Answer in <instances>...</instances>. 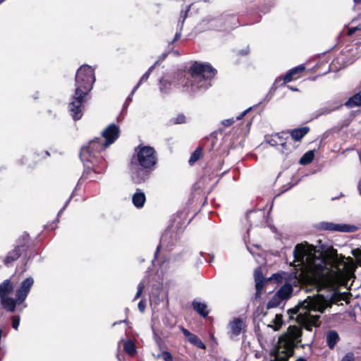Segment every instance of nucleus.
I'll list each match as a JSON object with an SVG mask.
<instances>
[{"label":"nucleus","mask_w":361,"mask_h":361,"mask_svg":"<svg viewBox=\"0 0 361 361\" xmlns=\"http://www.w3.org/2000/svg\"><path fill=\"white\" fill-rule=\"evenodd\" d=\"M94 69L89 65H82L75 74V90L68 104V111L74 121L80 120L83 115L87 97L95 82Z\"/></svg>","instance_id":"obj_1"},{"label":"nucleus","mask_w":361,"mask_h":361,"mask_svg":"<svg viewBox=\"0 0 361 361\" xmlns=\"http://www.w3.org/2000/svg\"><path fill=\"white\" fill-rule=\"evenodd\" d=\"M319 253L312 257L310 263L312 271L318 276H336L341 274L349 269V264L345 261V257L338 255L333 246L322 245Z\"/></svg>","instance_id":"obj_2"},{"label":"nucleus","mask_w":361,"mask_h":361,"mask_svg":"<svg viewBox=\"0 0 361 361\" xmlns=\"http://www.w3.org/2000/svg\"><path fill=\"white\" fill-rule=\"evenodd\" d=\"M157 161V154L153 147L137 145L128 166L133 182L138 185L146 182L155 169Z\"/></svg>","instance_id":"obj_3"},{"label":"nucleus","mask_w":361,"mask_h":361,"mask_svg":"<svg viewBox=\"0 0 361 361\" xmlns=\"http://www.w3.org/2000/svg\"><path fill=\"white\" fill-rule=\"evenodd\" d=\"M217 71L209 63L191 61L185 71H178L175 78L183 87H190L192 90L207 89L208 81L213 79Z\"/></svg>","instance_id":"obj_4"},{"label":"nucleus","mask_w":361,"mask_h":361,"mask_svg":"<svg viewBox=\"0 0 361 361\" xmlns=\"http://www.w3.org/2000/svg\"><path fill=\"white\" fill-rule=\"evenodd\" d=\"M302 332L301 329L295 325H290L286 333L278 340L277 345L273 355L274 361H288L294 355L295 349L301 343Z\"/></svg>","instance_id":"obj_5"},{"label":"nucleus","mask_w":361,"mask_h":361,"mask_svg":"<svg viewBox=\"0 0 361 361\" xmlns=\"http://www.w3.org/2000/svg\"><path fill=\"white\" fill-rule=\"evenodd\" d=\"M326 305L322 303L319 298H312L308 296L303 301H300L294 307L289 309L288 310V314L290 319H294V315L295 314H304V315L307 317L308 322H310L312 325L318 327L320 326V316L312 315L310 312L313 310L324 313Z\"/></svg>","instance_id":"obj_6"},{"label":"nucleus","mask_w":361,"mask_h":361,"mask_svg":"<svg viewBox=\"0 0 361 361\" xmlns=\"http://www.w3.org/2000/svg\"><path fill=\"white\" fill-rule=\"evenodd\" d=\"M33 283V279L30 276L27 277L20 283L19 288L16 290V298L8 296L0 297L2 307L6 312H15L16 305L22 304L25 300Z\"/></svg>","instance_id":"obj_7"},{"label":"nucleus","mask_w":361,"mask_h":361,"mask_svg":"<svg viewBox=\"0 0 361 361\" xmlns=\"http://www.w3.org/2000/svg\"><path fill=\"white\" fill-rule=\"evenodd\" d=\"M108 147L101 137H95L91 140L88 145L80 149V158L82 161H100L104 159L102 152Z\"/></svg>","instance_id":"obj_8"},{"label":"nucleus","mask_w":361,"mask_h":361,"mask_svg":"<svg viewBox=\"0 0 361 361\" xmlns=\"http://www.w3.org/2000/svg\"><path fill=\"white\" fill-rule=\"evenodd\" d=\"M31 244L32 242L30 235L27 233H24L18 238L17 245L13 249L10 250L4 257L3 260L4 264L7 267L13 266V263L21 256L27 254Z\"/></svg>","instance_id":"obj_9"},{"label":"nucleus","mask_w":361,"mask_h":361,"mask_svg":"<svg viewBox=\"0 0 361 361\" xmlns=\"http://www.w3.org/2000/svg\"><path fill=\"white\" fill-rule=\"evenodd\" d=\"M84 171L80 178L81 180L96 181L102 178L107 167L105 159H100V161H82Z\"/></svg>","instance_id":"obj_10"},{"label":"nucleus","mask_w":361,"mask_h":361,"mask_svg":"<svg viewBox=\"0 0 361 361\" xmlns=\"http://www.w3.org/2000/svg\"><path fill=\"white\" fill-rule=\"evenodd\" d=\"M315 228L319 231L351 233L357 231V227L354 225L338 224L328 221H321L315 226Z\"/></svg>","instance_id":"obj_11"},{"label":"nucleus","mask_w":361,"mask_h":361,"mask_svg":"<svg viewBox=\"0 0 361 361\" xmlns=\"http://www.w3.org/2000/svg\"><path fill=\"white\" fill-rule=\"evenodd\" d=\"M306 67L304 64H300L290 69L284 75L280 76L276 79V82L279 83L283 81L282 85L286 84L293 80H295L302 77Z\"/></svg>","instance_id":"obj_12"},{"label":"nucleus","mask_w":361,"mask_h":361,"mask_svg":"<svg viewBox=\"0 0 361 361\" xmlns=\"http://www.w3.org/2000/svg\"><path fill=\"white\" fill-rule=\"evenodd\" d=\"M120 130L118 126L114 123L109 125L102 132V137L105 139L106 146H109L114 143L119 137Z\"/></svg>","instance_id":"obj_13"},{"label":"nucleus","mask_w":361,"mask_h":361,"mask_svg":"<svg viewBox=\"0 0 361 361\" xmlns=\"http://www.w3.org/2000/svg\"><path fill=\"white\" fill-rule=\"evenodd\" d=\"M175 74L173 76L171 75H165L163 77L160 81V90L164 93H166L173 85H176V82L178 85V80L177 78H175ZM179 85H180L179 84Z\"/></svg>","instance_id":"obj_14"},{"label":"nucleus","mask_w":361,"mask_h":361,"mask_svg":"<svg viewBox=\"0 0 361 361\" xmlns=\"http://www.w3.org/2000/svg\"><path fill=\"white\" fill-rule=\"evenodd\" d=\"M307 245H308L307 243H305V244L300 243L295 245L293 250L295 261L299 262H303L305 257L308 254Z\"/></svg>","instance_id":"obj_15"},{"label":"nucleus","mask_w":361,"mask_h":361,"mask_svg":"<svg viewBox=\"0 0 361 361\" xmlns=\"http://www.w3.org/2000/svg\"><path fill=\"white\" fill-rule=\"evenodd\" d=\"M310 129L308 126H302L288 130L292 140L295 142H300L302 139L310 132Z\"/></svg>","instance_id":"obj_16"},{"label":"nucleus","mask_w":361,"mask_h":361,"mask_svg":"<svg viewBox=\"0 0 361 361\" xmlns=\"http://www.w3.org/2000/svg\"><path fill=\"white\" fill-rule=\"evenodd\" d=\"M351 294L350 293L344 292V293H340V292H334L330 298L329 300V304L326 306V307H331L332 304H338L340 301H345L346 303H348L349 301V295Z\"/></svg>","instance_id":"obj_17"},{"label":"nucleus","mask_w":361,"mask_h":361,"mask_svg":"<svg viewBox=\"0 0 361 361\" xmlns=\"http://www.w3.org/2000/svg\"><path fill=\"white\" fill-rule=\"evenodd\" d=\"M192 307L197 314L204 318H206L209 313V311L207 310V304L197 300H194L192 302Z\"/></svg>","instance_id":"obj_18"},{"label":"nucleus","mask_w":361,"mask_h":361,"mask_svg":"<svg viewBox=\"0 0 361 361\" xmlns=\"http://www.w3.org/2000/svg\"><path fill=\"white\" fill-rule=\"evenodd\" d=\"M15 288V285L11 279H6L0 283V297L8 296Z\"/></svg>","instance_id":"obj_19"},{"label":"nucleus","mask_w":361,"mask_h":361,"mask_svg":"<svg viewBox=\"0 0 361 361\" xmlns=\"http://www.w3.org/2000/svg\"><path fill=\"white\" fill-rule=\"evenodd\" d=\"M132 202L135 207L142 208L146 202L145 194L140 189L137 188L133 195Z\"/></svg>","instance_id":"obj_20"},{"label":"nucleus","mask_w":361,"mask_h":361,"mask_svg":"<svg viewBox=\"0 0 361 361\" xmlns=\"http://www.w3.org/2000/svg\"><path fill=\"white\" fill-rule=\"evenodd\" d=\"M293 288L290 283H285L276 293L282 300H288L292 295Z\"/></svg>","instance_id":"obj_21"},{"label":"nucleus","mask_w":361,"mask_h":361,"mask_svg":"<svg viewBox=\"0 0 361 361\" xmlns=\"http://www.w3.org/2000/svg\"><path fill=\"white\" fill-rule=\"evenodd\" d=\"M296 318L295 321L299 324V326H297L298 327L301 329V331H302V329L304 328L308 331H311L312 330V324L308 322L307 318L306 316L304 315V314H295Z\"/></svg>","instance_id":"obj_22"},{"label":"nucleus","mask_w":361,"mask_h":361,"mask_svg":"<svg viewBox=\"0 0 361 361\" xmlns=\"http://www.w3.org/2000/svg\"><path fill=\"white\" fill-rule=\"evenodd\" d=\"M230 326L232 334L238 336L245 325L242 319L235 318L230 323Z\"/></svg>","instance_id":"obj_23"},{"label":"nucleus","mask_w":361,"mask_h":361,"mask_svg":"<svg viewBox=\"0 0 361 361\" xmlns=\"http://www.w3.org/2000/svg\"><path fill=\"white\" fill-rule=\"evenodd\" d=\"M340 337L337 331L334 330H330L326 334V343L328 347L333 350L339 341Z\"/></svg>","instance_id":"obj_24"},{"label":"nucleus","mask_w":361,"mask_h":361,"mask_svg":"<svg viewBox=\"0 0 361 361\" xmlns=\"http://www.w3.org/2000/svg\"><path fill=\"white\" fill-rule=\"evenodd\" d=\"M344 105L348 109L361 106V94H355L344 103Z\"/></svg>","instance_id":"obj_25"},{"label":"nucleus","mask_w":361,"mask_h":361,"mask_svg":"<svg viewBox=\"0 0 361 361\" xmlns=\"http://www.w3.org/2000/svg\"><path fill=\"white\" fill-rule=\"evenodd\" d=\"M203 157V148L201 146L197 147L195 151L191 154L188 160L190 166H193L197 161Z\"/></svg>","instance_id":"obj_26"},{"label":"nucleus","mask_w":361,"mask_h":361,"mask_svg":"<svg viewBox=\"0 0 361 361\" xmlns=\"http://www.w3.org/2000/svg\"><path fill=\"white\" fill-rule=\"evenodd\" d=\"M157 63H158V61H157L154 65L150 66L149 68V69L142 75V76L140 78L137 84L133 89V90L131 92V94H134L135 92L137 91V90L139 88V87L142 84V82H144L148 80L152 71L154 70V68Z\"/></svg>","instance_id":"obj_27"},{"label":"nucleus","mask_w":361,"mask_h":361,"mask_svg":"<svg viewBox=\"0 0 361 361\" xmlns=\"http://www.w3.org/2000/svg\"><path fill=\"white\" fill-rule=\"evenodd\" d=\"M314 157V152L313 150H309L305 152L299 160L301 165H307L310 164Z\"/></svg>","instance_id":"obj_28"},{"label":"nucleus","mask_w":361,"mask_h":361,"mask_svg":"<svg viewBox=\"0 0 361 361\" xmlns=\"http://www.w3.org/2000/svg\"><path fill=\"white\" fill-rule=\"evenodd\" d=\"M188 341L200 349L204 350L206 348L205 344L201 341V339L197 335L194 334L190 337H189Z\"/></svg>","instance_id":"obj_29"},{"label":"nucleus","mask_w":361,"mask_h":361,"mask_svg":"<svg viewBox=\"0 0 361 361\" xmlns=\"http://www.w3.org/2000/svg\"><path fill=\"white\" fill-rule=\"evenodd\" d=\"M124 350L129 355H134L136 353V347L133 341L131 340L127 341L123 345Z\"/></svg>","instance_id":"obj_30"},{"label":"nucleus","mask_w":361,"mask_h":361,"mask_svg":"<svg viewBox=\"0 0 361 361\" xmlns=\"http://www.w3.org/2000/svg\"><path fill=\"white\" fill-rule=\"evenodd\" d=\"M283 300L275 293L267 304V308H275L279 307Z\"/></svg>","instance_id":"obj_31"},{"label":"nucleus","mask_w":361,"mask_h":361,"mask_svg":"<svg viewBox=\"0 0 361 361\" xmlns=\"http://www.w3.org/2000/svg\"><path fill=\"white\" fill-rule=\"evenodd\" d=\"M269 308H267V305H259L254 312V315L255 317H264L267 315V311Z\"/></svg>","instance_id":"obj_32"},{"label":"nucleus","mask_w":361,"mask_h":361,"mask_svg":"<svg viewBox=\"0 0 361 361\" xmlns=\"http://www.w3.org/2000/svg\"><path fill=\"white\" fill-rule=\"evenodd\" d=\"M273 323L274 324V329L275 331L279 330L283 324V316L280 314H276L275 318L273 319Z\"/></svg>","instance_id":"obj_33"},{"label":"nucleus","mask_w":361,"mask_h":361,"mask_svg":"<svg viewBox=\"0 0 361 361\" xmlns=\"http://www.w3.org/2000/svg\"><path fill=\"white\" fill-rule=\"evenodd\" d=\"M288 134V131H282L281 133H277L275 135L278 142L279 145H281V143H283L286 140H288L289 137L287 135Z\"/></svg>","instance_id":"obj_34"},{"label":"nucleus","mask_w":361,"mask_h":361,"mask_svg":"<svg viewBox=\"0 0 361 361\" xmlns=\"http://www.w3.org/2000/svg\"><path fill=\"white\" fill-rule=\"evenodd\" d=\"M171 121L172 122L173 124H183L186 122V118L183 114H180L176 118H173Z\"/></svg>","instance_id":"obj_35"},{"label":"nucleus","mask_w":361,"mask_h":361,"mask_svg":"<svg viewBox=\"0 0 361 361\" xmlns=\"http://www.w3.org/2000/svg\"><path fill=\"white\" fill-rule=\"evenodd\" d=\"M159 358H161L164 361H173V357L171 353L169 351H163L158 355Z\"/></svg>","instance_id":"obj_36"},{"label":"nucleus","mask_w":361,"mask_h":361,"mask_svg":"<svg viewBox=\"0 0 361 361\" xmlns=\"http://www.w3.org/2000/svg\"><path fill=\"white\" fill-rule=\"evenodd\" d=\"M267 282V280H258L257 281H255V288L256 290H257V293H262V290L263 288L265 286V283Z\"/></svg>","instance_id":"obj_37"},{"label":"nucleus","mask_w":361,"mask_h":361,"mask_svg":"<svg viewBox=\"0 0 361 361\" xmlns=\"http://www.w3.org/2000/svg\"><path fill=\"white\" fill-rule=\"evenodd\" d=\"M11 321H12V327L17 330L18 326H19V324H20V317L19 315H14L11 317Z\"/></svg>","instance_id":"obj_38"},{"label":"nucleus","mask_w":361,"mask_h":361,"mask_svg":"<svg viewBox=\"0 0 361 361\" xmlns=\"http://www.w3.org/2000/svg\"><path fill=\"white\" fill-rule=\"evenodd\" d=\"M258 280H265L262 271L259 268L255 271V281H257Z\"/></svg>","instance_id":"obj_39"},{"label":"nucleus","mask_w":361,"mask_h":361,"mask_svg":"<svg viewBox=\"0 0 361 361\" xmlns=\"http://www.w3.org/2000/svg\"><path fill=\"white\" fill-rule=\"evenodd\" d=\"M144 288H145L144 283H140L138 284V286H137V291L136 295H135V296L134 298V300L138 299L141 296V295H142V293L143 292Z\"/></svg>","instance_id":"obj_40"},{"label":"nucleus","mask_w":361,"mask_h":361,"mask_svg":"<svg viewBox=\"0 0 361 361\" xmlns=\"http://www.w3.org/2000/svg\"><path fill=\"white\" fill-rule=\"evenodd\" d=\"M352 254L357 260L361 262V248L353 250Z\"/></svg>","instance_id":"obj_41"},{"label":"nucleus","mask_w":361,"mask_h":361,"mask_svg":"<svg viewBox=\"0 0 361 361\" xmlns=\"http://www.w3.org/2000/svg\"><path fill=\"white\" fill-rule=\"evenodd\" d=\"M269 281L274 280L276 283H281L283 280V277L279 274H274L269 279Z\"/></svg>","instance_id":"obj_42"},{"label":"nucleus","mask_w":361,"mask_h":361,"mask_svg":"<svg viewBox=\"0 0 361 361\" xmlns=\"http://www.w3.org/2000/svg\"><path fill=\"white\" fill-rule=\"evenodd\" d=\"M290 145V143H288V140H286L283 143H281L280 145L281 146L282 150L283 152H287L288 151H290V147H289Z\"/></svg>","instance_id":"obj_43"},{"label":"nucleus","mask_w":361,"mask_h":361,"mask_svg":"<svg viewBox=\"0 0 361 361\" xmlns=\"http://www.w3.org/2000/svg\"><path fill=\"white\" fill-rule=\"evenodd\" d=\"M249 53H250V49L248 47H247L246 49H243L239 50L237 52V55L240 56H247Z\"/></svg>","instance_id":"obj_44"},{"label":"nucleus","mask_w":361,"mask_h":361,"mask_svg":"<svg viewBox=\"0 0 361 361\" xmlns=\"http://www.w3.org/2000/svg\"><path fill=\"white\" fill-rule=\"evenodd\" d=\"M353 354L348 353L342 358L341 361H353Z\"/></svg>","instance_id":"obj_45"},{"label":"nucleus","mask_w":361,"mask_h":361,"mask_svg":"<svg viewBox=\"0 0 361 361\" xmlns=\"http://www.w3.org/2000/svg\"><path fill=\"white\" fill-rule=\"evenodd\" d=\"M269 143L271 146H276L279 145V142L275 136V135H273L271 137V139L269 140Z\"/></svg>","instance_id":"obj_46"},{"label":"nucleus","mask_w":361,"mask_h":361,"mask_svg":"<svg viewBox=\"0 0 361 361\" xmlns=\"http://www.w3.org/2000/svg\"><path fill=\"white\" fill-rule=\"evenodd\" d=\"M182 332L184 334L185 337L188 339L189 337H190L193 334L189 331L188 329H185L184 327H182Z\"/></svg>","instance_id":"obj_47"},{"label":"nucleus","mask_w":361,"mask_h":361,"mask_svg":"<svg viewBox=\"0 0 361 361\" xmlns=\"http://www.w3.org/2000/svg\"><path fill=\"white\" fill-rule=\"evenodd\" d=\"M235 122V121L233 119V118H230V119H226V120H224L223 121V124L226 126H231L233 123Z\"/></svg>","instance_id":"obj_48"},{"label":"nucleus","mask_w":361,"mask_h":361,"mask_svg":"<svg viewBox=\"0 0 361 361\" xmlns=\"http://www.w3.org/2000/svg\"><path fill=\"white\" fill-rule=\"evenodd\" d=\"M138 309L140 312H144L145 309V304L142 300L140 301L138 303Z\"/></svg>","instance_id":"obj_49"},{"label":"nucleus","mask_w":361,"mask_h":361,"mask_svg":"<svg viewBox=\"0 0 361 361\" xmlns=\"http://www.w3.org/2000/svg\"><path fill=\"white\" fill-rule=\"evenodd\" d=\"M189 10H190V6H188L187 10L185 11L184 12L181 11V17H183V23L184 22V20L187 18L188 12L189 11Z\"/></svg>","instance_id":"obj_50"},{"label":"nucleus","mask_w":361,"mask_h":361,"mask_svg":"<svg viewBox=\"0 0 361 361\" xmlns=\"http://www.w3.org/2000/svg\"><path fill=\"white\" fill-rule=\"evenodd\" d=\"M249 109H248L244 111L243 112H242L238 116L236 117V120L242 119L245 116V114L247 113Z\"/></svg>","instance_id":"obj_51"},{"label":"nucleus","mask_w":361,"mask_h":361,"mask_svg":"<svg viewBox=\"0 0 361 361\" xmlns=\"http://www.w3.org/2000/svg\"><path fill=\"white\" fill-rule=\"evenodd\" d=\"M71 197H70L67 201L65 202L63 207L61 208V209L60 210V212H59V214L62 212L65 209L66 207L68 206V204H69L70 201H71Z\"/></svg>","instance_id":"obj_52"},{"label":"nucleus","mask_w":361,"mask_h":361,"mask_svg":"<svg viewBox=\"0 0 361 361\" xmlns=\"http://www.w3.org/2000/svg\"><path fill=\"white\" fill-rule=\"evenodd\" d=\"M180 37V32H176L173 40L171 41V43H173L176 41H178Z\"/></svg>","instance_id":"obj_53"},{"label":"nucleus","mask_w":361,"mask_h":361,"mask_svg":"<svg viewBox=\"0 0 361 361\" xmlns=\"http://www.w3.org/2000/svg\"><path fill=\"white\" fill-rule=\"evenodd\" d=\"M133 94H131V93L129 94V96L127 97L125 104H129L132 102V97Z\"/></svg>","instance_id":"obj_54"},{"label":"nucleus","mask_w":361,"mask_h":361,"mask_svg":"<svg viewBox=\"0 0 361 361\" xmlns=\"http://www.w3.org/2000/svg\"><path fill=\"white\" fill-rule=\"evenodd\" d=\"M127 319H124V320H121V321H118V322H116L114 323V325H116V324H120L123 322H126Z\"/></svg>","instance_id":"obj_55"},{"label":"nucleus","mask_w":361,"mask_h":361,"mask_svg":"<svg viewBox=\"0 0 361 361\" xmlns=\"http://www.w3.org/2000/svg\"><path fill=\"white\" fill-rule=\"evenodd\" d=\"M357 188H358L360 194L361 195V180L359 181Z\"/></svg>","instance_id":"obj_56"},{"label":"nucleus","mask_w":361,"mask_h":361,"mask_svg":"<svg viewBox=\"0 0 361 361\" xmlns=\"http://www.w3.org/2000/svg\"><path fill=\"white\" fill-rule=\"evenodd\" d=\"M295 361H307V360L305 358H303V357H299Z\"/></svg>","instance_id":"obj_57"},{"label":"nucleus","mask_w":361,"mask_h":361,"mask_svg":"<svg viewBox=\"0 0 361 361\" xmlns=\"http://www.w3.org/2000/svg\"><path fill=\"white\" fill-rule=\"evenodd\" d=\"M262 293H257V290L255 293V298H259L261 296Z\"/></svg>","instance_id":"obj_58"},{"label":"nucleus","mask_w":361,"mask_h":361,"mask_svg":"<svg viewBox=\"0 0 361 361\" xmlns=\"http://www.w3.org/2000/svg\"><path fill=\"white\" fill-rule=\"evenodd\" d=\"M289 88H290L291 90H293V91H298V88L294 87H289Z\"/></svg>","instance_id":"obj_59"},{"label":"nucleus","mask_w":361,"mask_h":361,"mask_svg":"<svg viewBox=\"0 0 361 361\" xmlns=\"http://www.w3.org/2000/svg\"><path fill=\"white\" fill-rule=\"evenodd\" d=\"M354 3L356 4H360L361 3V0H353Z\"/></svg>","instance_id":"obj_60"},{"label":"nucleus","mask_w":361,"mask_h":361,"mask_svg":"<svg viewBox=\"0 0 361 361\" xmlns=\"http://www.w3.org/2000/svg\"><path fill=\"white\" fill-rule=\"evenodd\" d=\"M159 252V247H157V251H156V255H157V253Z\"/></svg>","instance_id":"obj_61"},{"label":"nucleus","mask_w":361,"mask_h":361,"mask_svg":"<svg viewBox=\"0 0 361 361\" xmlns=\"http://www.w3.org/2000/svg\"><path fill=\"white\" fill-rule=\"evenodd\" d=\"M347 259L350 260L351 262L353 261V259L350 257H348Z\"/></svg>","instance_id":"obj_62"},{"label":"nucleus","mask_w":361,"mask_h":361,"mask_svg":"<svg viewBox=\"0 0 361 361\" xmlns=\"http://www.w3.org/2000/svg\"><path fill=\"white\" fill-rule=\"evenodd\" d=\"M353 33V30H349V35H351Z\"/></svg>","instance_id":"obj_63"},{"label":"nucleus","mask_w":361,"mask_h":361,"mask_svg":"<svg viewBox=\"0 0 361 361\" xmlns=\"http://www.w3.org/2000/svg\"><path fill=\"white\" fill-rule=\"evenodd\" d=\"M5 0H0V4L4 2Z\"/></svg>","instance_id":"obj_64"}]
</instances>
